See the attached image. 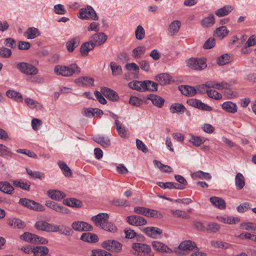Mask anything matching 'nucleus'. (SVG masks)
I'll use <instances>...</instances> for the list:
<instances>
[{
    "label": "nucleus",
    "mask_w": 256,
    "mask_h": 256,
    "mask_svg": "<svg viewBox=\"0 0 256 256\" xmlns=\"http://www.w3.org/2000/svg\"><path fill=\"white\" fill-rule=\"evenodd\" d=\"M220 229V224L216 222H210L206 228V230L211 233H216L219 231Z\"/></svg>",
    "instance_id": "46"
},
{
    "label": "nucleus",
    "mask_w": 256,
    "mask_h": 256,
    "mask_svg": "<svg viewBox=\"0 0 256 256\" xmlns=\"http://www.w3.org/2000/svg\"><path fill=\"white\" fill-rule=\"evenodd\" d=\"M110 203L118 207H126L129 206L128 202L124 199L114 198Z\"/></svg>",
    "instance_id": "42"
},
{
    "label": "nucleus",
    "mask_w": 256,
    "mask_h": 256,
    "mask_svg": "<svg viewBox=\"0 0 256 256\" xmlns=\"http://www.w3.org/2000/svg\"><path fill=\"white\" fill-rule=\"evenodd\" d=\"M187 66L194 70H202L204 69L207 65L204 59L190 58L186 61Z\"/></svg>",
    "instance_id": "5"
},
{
    "label": "nucleus",
    "mask_w": 256,
    "mask_h": 256,
    "mask_svg": "<svg viewBox=\"0 0 256 256\" xmlns=\"http://www.w3.org/2000/svg\"><path fill=\"white\" fill-rule=\"evenodd\" d=\"M4 44L8 47L12 48H16L17 44L16 41L12 38H7L4 40Z\"/></svg>",
    "instance_id": "57"
},
{
    "label": "nucleus",
    "mask_w": 256,
    "mask_h": 256,
    "mask_svg": "<svg viewBox=\"0 0 256 256\" xmlns=\"http://www.w3.org/2000/svg\"><path fill=\"white\" fill-rule=\"evenodd\" d=\"M92 139L96 142L100 144L105 148L108 147L110 145V138H105L104 136H93Z\"/></svg>",
    "instance_id": "29"
},
{
    "label": "nucleus",
    "mask_w": 256,
    "mask_h": 256,
    "mask_svg": "<svg viewBox=\"0 0 256 256\" xmlns=\"http://www.w3.org/2000/svg\"><path fill=\"white\" fill-rule=\"evenodd\" d=\"M222 108L226 112L231 114H235L238 111L236 104L230 101L224 102L222 105Z\"/></svg>",
    "instance_id": "21"
},
{
    "label": "nucleus",
    "mask_w": 256,
    "mask_h": 256,
    "mask_svg": "<svg viewBox=\"0 0 256 256\" xmlns=\"http://www.w3.org/2000/svg\"><path fill=\"white\" fill-rule=\"evenodd\" d=\"M12 54L10 49L2 46L0 48V56L4 58H10Z\"/></svg>",
    "instance_id": "53"
},
{
    "label": "nucleus",
    "mask_w": 256,
    "mask_h": 256,
    "mask_svg": "<svg viewBox=\"0 0 256 256\" xmlns=\"http://www.w3.org/2000/svg\"><path fill=\"white\" fill-rule=\"evenodd\" d=\"M14 188L7 181L0 182V191L2 192L8 194H12L14 192Z\"/></svg>",
    "instance_id": "20"
},
{
    "label": "nucleus",
    "mask_w": 256,
    "mask_h": 256,
    "mask_svg": "<svg viewBox=\"0 0 256 256\" xmlns=\"http://www.w3.org/2000/svg\"><path fill=\"white\" fill-rule=\"evenodd\" d=\"M100 92L102 95L110 101L116 102L120 100L118 94L115 90L108 87H101Z\"/></svg>",
    "instance_id": "6"
},
{
    "label": "nucleus",
    "mask_w": 256,
    "mask_h": 256,
    "mask_svg": "<svg viewBox=\"0 0 256 256\" xmlns=\"http://www.w3.org/2000/svg\"><path fill=\"white\" fill-rule=\"evenodd\" d=\"M136 38L138 40H142L145 36V31L143 27L138 25L135 31Z\"/></svg>",
    "instance_id": "47"
},
{
    "label": "nucleus",
    "mask_w": 256,
    "mask_h": 256,
    "mask_svg": "<svg viewBox=\"0 0 256 256\" xmlns=\"http://www.w3.org/2000/svg\"><path fill=\"white\" fill-rule=\"evenodd\" d=\"M192 178H197L202 180H210L212 178L210 174L202 170H198L191 174Z\"/></svg>",
    "instance_id": "33"
},
{
    "label": "nucleus",
    "mask_w": 256,
    "mask_h": 256,
    "mask_svg": "<svg viewBox=\"0 0 256 256\" xmlns=\"http://www.w3.org/2000/svg\"><path fill=\"white\" fill-rule=\"evenodd\" d=\"M6 95L8 98L14 100L16 102H23L24 98L22 94L15 90H8L6 92Z\"/></svg>",
    "instance_id": "26"
},
{
    "label": "nucleus",
    "mask_w": 256,
    "mask_h": 256,
    "mask_svg": "<svg viewBox=\"0 0 256 256\" xmlns=\"http://www.w3.org/2000/svg\"><path fill=\"white\" fill-rule=\"evenodd\" d=\"M47 194L51 199L56 201H60L66 196L64 192L56 190H48L47 191Z\"/></svg>",
    "instance_id": "14"
},
{
    "label": "nucleus",
    "mask_w": 256,
    "mask_h": 256,
    "mask_svg": "<svg viewBox=\"0 0 256 256\" xmlns=\"http://www.w3.org/2000/svg\"><path fill=\"white\" fill-rule=\"evenodd\" d=\"M30 202H33L34 204H35L34 200L26 198H20L18 202L20 204L27 208H32V206L30 205Z\"/></svg>",
    "instance_id": "61"
},
{
    "label": "nucleus",
    "mask_w": 256,
    "mask_h": 256,
    "mask_svg": "<svg viewBox=\"0 0 256 256\" xmlns=\"http://www.w3.org/2000/svg\"><path fill=\"white\" fill-rule=\"evenodd\" d=\"M153 248L156 251L164 252H166V245L159 241H154L152 243Z\"/></svg>",
    "instance_id": "38"
},
{
    "label": "nucleus",
    "mask_w": 256,
    "mask_h": 256,
    "mask_svg": "<svg viewBox=\"0 0 256 256\" xmlns=\"http://www.w3.org/2000/svg\"><path fill=\"white\" fill-rule=\"evenodd\" d=\"M110 67L114 76H118L122 74V68L120 65L114 62L110 63Z\"/></svg>",
    "instance_id": "41"
},
{
    "label": "nucleus",
    "mask_w": 256,
    "mask_h": 256,
    "mask_svg": "<svg viewBox=\"0 0 256 256\" xmlns=\"http://www.w3.org/2000/svg\"><path fill=\"white\" fill-rule=\"evenodd\" d=\"M146 216L148 218L161 219L164 217V216L158 210L148 208V211Z\"/></svg>",
    "instance_id": "44"
},
{
    "label": "nucleus",
    "mask_w": 256,
    "mask_h": 256,
    "mask_svg": "<svg viewBox=\"0 0 256 256\" xmlns=\"http://www.w3.org/2000/svg\"><path fill=\"white\" fill-rule=\"evenodd\" d=\"M126 222L134 226H141L147 224L146 219L137 215H132L127 216Z\"/></svg>",
    "instance_id": "8"
},
{
    "label": "nucleus",
    "mask_w": 256,
    "mask_h": 256,
    "mask_svg": "<svg viewBox=\"0 0 256 256\" xmlns=\"http://www.w3.org/2000/svg\"><path fill=\"white\" fill-rule=\"evenodd\" d=\"M132 248L138 252V256H140V252L148 254L151 252V248L150 245L140 242L132 243Z\"/></svg>",
    "instance_id": "10"
},
{
    "label": "nucleus",
    "mask_w": 256,
    "mask_h": 256,
    "mask_svg": "<svg viewBox=\"0 0 256 256\" xmlns=\"http://www.w3.org/2000/svg\"><path fill=\"white\" fill-rule=\"evenodd\" d=\"M164 102V98L158 95H156V97L154 98L152 100V104L158 108H161L163 106Z\"/></svg>",
    "instance_id": "50"
},
{
    "label": "nucleus",
    "mask_w": 256,
    "mask_h": 256,
    "mask_svg": "<svg viewBox=\"0 0 256 256\" xmlns=\"http://www.w3.org/2000/svg\"><path fill=\"white\" fill-rule=\"evenodd\" d=\"M148 208L144 206H138L134 208V212L137 214L146 216Z\"/></svg>",
    "instance_id": "56"
},
{
    "label": "nucleus",
    "mask_w": 256,
    "mask_h": 256,
    "mask_svg": "<svg viewBox=\"0 0 256 256\" xmlns=\"http://www.w3.org/2000/svg\"><path fill=\"white\" fill-rule=\"evenodd\" d=\"M80 240L90 243H96L98 241V236L96 234L91 232L83 233L80 236Z\"/></svg>",
    "instance_id": "17"
},
{
    "label": "nucleus",
    "mask_w": 256,
    "mask_h": 256,
    "mask_svg": "<svg viewBox=\"0 0 256 256\" xmlns=\"http://www.w3.org/2000/svg\"><path fill=\"white\" fill-rule=\"evenodd\" d=\"M142 231L148 237L157 238L160 237L162 230L160 228L154 226H148L144 228Z\"/></svg>",
    "instance_id": "7"
},
{
    "label": "nucleus",
    "mask_w": 256,
    "mask_h": 256,
    "mask_svg": "<svg viewBox=\"0 0 256 256\" xmlns=\"http://www.w3.org/2000/svg\"><path fill=\"white\" fill-rule=\"evenodd\" d=\"M232 10V6L230 5L225 6L216 11L215 14L220 17L224 16H227Z\"/></svg>",
    "instance_id": "31"
},
{
    "label": "nucleus",
    "mask_w": 256,
    "mask_h": 256,
    "mask_svg": "<svg viewBox=\"0 0 256 256\" xmlns=\"http://www.w3.org/2000/svg\"><path fill=\"white\" fill-rule=\"evenodd\" d=\"M129 103L132 106L138 107L142 104V100L137 96H132L130 98Z\"/></svg>",
    "instance_id": "54"
},
{
    "label": "nucleus",
    "mask_w": 256,
    "mask_h": 256,
    "mask_svg": "<svg viewBox=\"0 0 256 256\" xmlns=\"http://www.w3.org/2000/svg\"><path fill=\"white\" fill-rule=\"evenodd\" d=\"M62 203L66 206L74 208H80L82 206V202L74 198L64 199Z\"/></svg>",
    "instance_id": "16"
},
{
    "label": "nucleus",
    "mask_w": 256,
    "mask_h": 256,
    "mask_svg": "<svg viewBox=\"0 0 256 256\" xmlns=\"http://www.w3.org/2000/svg\"><path fill=\"white\" fill-rule=\"evenodd\" d=\"M102 247L112 252H119L122 250V244L116 240H108L104 241Z\"/></svg>",
    "instance_id": "4"
},
{
    "label": "nucleus",
    "mask_w": 256,
    "mask_h": 256,
    "mask_svg": "<svg viewBox=\"0 0 256 256\" xmlns=\"http://www.w3.org/2000/svg\"><path fill=\"white\" fill-rule=\"evenodd\" d=\"M108 218L109 216L107 213L100 212L92 216L91 220L95 223L96 226L100 228L102 224H104V222L108 220Z\"/></svg>",
    "instance_id": "12"
},
{
    "label": "nucleus",
    "mask_w": 256,
    "mask_h": 256,
    "mask_svg": "<svg viewBox=\"0 0 256 256\" xmlns=\"http://www.w3.org/2000/svg\"><path fill=\"white\" fill-rule=\"evenodd\" d=\"M13 154L12 152L5 146L0 144V156L4 158L12 157Z\"/></svg>",
    "instance_id": "43"
},
{
    "label": "nucleus",
    "mask_w": 256,
    "mask_h": 256,
    "mask_svg": "<svg viewBox=\"0 0 256 256\" xmlns=\"http://www.w3.org/2000/svg\"><path fill=\"white\" fill-rule=\"evenodd\" d=\"M92 256H112V254L102 249H95L92 250Z\"/></svg>",
    "instance_id": "49"
},
{
    "label": "nucleus",
    "mask_w": 256,
    "mask_h": 256,
    "mask_svg": "<svg viewBox=\"0 0 256 256\" xmlns=\"http://www.w3.org/2000/svg\"><path fill=\"white\" fill-rule=\"evenodd\" d=\"M229 30L226 26H221L214 31V35L220 39L223 38L228 33Z\"/></svg>",
    "instance_id": "32"
},
{
    "label": "nucleus",
    "mask_w": 256,
    "mask_h": 256,
    "mask_svg": "<svg viewBox=\"0 0 256 256\" xmlns=\"http://www.w3.org/2000/svg\"><path fill=\"white\" fill-rule=\"evenodd\" d=\"M34 234L30 232H25L20 236V238L25 242L33 243Z\"/></svg>",
    "instance_id": "51"
},
{
    "label": "nucleus",
    "mask_w": 256,
    "mask_h": 256,
    "mask_svg": "<svg viewBox=\"0 0 256 256\" xmlns=\"http://www.w3.org/2000/svg\"><path fill=\"white\" fill-rule=\"evenodd\" d=\"M114 124L120 136L122 138H127V131L124 126H122L121 122L118 120H115Z\"/></svg>",
    "instance_id": "30"
},
{
    "label": "nucleus",
    "mask_w": 256,
    "mask_h": 256,
    "mask_svg": "<svg viewBox=\"0 0 256 256\" xmlns=\"http://www.w3.org/2000/svg\"><path fill=\"white\" fill-rule=\"evenodd\" d=\"M40 246H32L30 245H26L25 246H23L21 248V250H22L24 252L28 254H30L31 253L33 254V255H36L38 253V250L40 249Z\"/></svg>",
    "instance_id": "35"
},
{
    "label": "nucleus",
    "mask_w": 256,
    "mask_h": 256,
    "mask_svg": "<svg viewBox=\"0 0 256 256\" xmlns=\"http://www.w3.org/2000/svg\"><path fill=\"white\" fill-rule=\"evenodd\" d=\"M107 38V36L104 32L94 34L90 36V40L94 42H98V45H101L104 44Z\"/></svg>",
    "instance_id": "24"
},
{
    "label": "nucleus",
    "mask_w": 256,
    "mask_h": 256,
    "mask_svg": "<svg viewBox=\"0 0 256 256\" xmlns=\"http://www.w3.org/2000/svg\"><path fill=\"white\" fill-rule=\"evenodd\" d=\"M214 23V18L213 14H210L208 16L204 18L202 20V25L204 27H210Z\"/></svg>",
    "instance_id": "37"
},
{
    "label": "nucleus",
    "mask_w": 256,
    "mask_h": 256,
    "mask_svg": "<svg viewBox=\"0 0 256 256\" xmlns=\"http://www.w3.org/2000/svg\"><path fill=\"white\" fill-rule=\"evenodd\" d=\"M158 84L157 83L153 81H130L128 84V86L130 88L138 92L156 91Z\"/></svg>",
    "instance_id": "1"
},
{
    "label": "nucleus",
    "mask_w": 256,
    "mask_h": 256,
    "mask_svg": "<svg viewBox=\"0 0 256 256\" xmlns=\"http://www.w3.org/2000/svg\"><path fill=\"white\" fill-rule=\"evenodd\" d=\"M156 184L162 188H174L176 189L183 190L184 187L181 184L174 182H156Z\"/></svg>",
    "instance_id": "19"
},
{
    "label": "nucleus",
    "mask_w": 256,
    "mask_h": 256,
    "mask_svg": "<svg viewBox=\"0 0 256 256\" xmlns=\"http://www.w3.org/2000/svg\"><path fill=\"white\" fill-rule=\"evenodd\" d=\"M54 72L57 75L70 76L74 74H79L80 68L76 64H72L69 66L58 64L54 67Z\"/></svg>",
    "instance_id": "2"
},
{
    "label": "nucleus",
    "mask_w": 256,
    "mask_h": 256,
    "mask_svg": "<svg viewBox=\"0 0 256 256\" xmlns=\"http://www.w3.org/2000/svg\"><path fill=\"white\" fill-rule=\"evenodd\" d=\"M40 34V30L36 28H28L24 32V36L28 39H34L38 37Z\"/></svg>",
    "instance_id": "23"
},
{
    "label": "nucleus",
    "mask_w": 256,
    "mask_h": 256,
    "mask_svg": "<svg viewBox=\"0 0 256 256\" xmlns=\"http://www.w3.org/2000/svg\"><path fill=\"white\" fill-rule=\"evenodd\" d=\"M230 62V56L227 54L221 56L218 58V64L220 66L224 65Z\"/></svg>",
    "instance_id": "52"
},
{
    "label": "nucleus",
    "mask_w": 256,
    "mask_h": 256,
    "mask_svg": "<svg viewBox=\"0 0 256 256\" xmlns=\"http://www.w3.org/2000/svg\"><path fill=\"white\" fill-rule=\"evenodd\" d=\"M181 26L180 21L176 20L173 21L169 26L168 31L170 35L174 36L180 30Z\"/></svg>",
    "instance_id": "27"
},
{
    "label": "nucleus",
    "mask_w": 256,
    "mask_h": 256,
    "mask_svg": "<svg viewBox=\"0 0 256 256\" xmlns=\"http://www.w3.org/2000/svg\"><path fill=\"white\" fill-rule=\"evenodd\" d=\"M100 228L104 230L112 233L116 232L118 230L117 226L114 222H108V220L104 222V224H102Z\"/></svg>",
    "instance_id": "28"
},
{
    "label": "nucleus",
    "mask_w": 256,
    "mask_h": 256,
    "mask_svg": "<svg viewBox=\"0 0 256 256\" xmlns=\"http://www.w3.org/2000/svg\"><path fill=\"white\" fill-rule=\"evenodd\" d=\"M38 69L36 67L31 64H28L25 74L31 76L36 75L38 73Z\"/></svg>",
    "instance_id": "59"
},
{
    "label": "nucleus",
    "mask_w": 256,
    "mask_h": 256,
    "mask_svg": "<svg viewBox=\"0 0 256 256\" xmlns=\"http://www.w3.org/2000/svg\"><path fill=\"white\" fill-rule=\"evenodd\" d=\"M216 44V42L214 38H210L207 40L204 44V48L205 49H210L213 48Z\"/></svg>",
    "instance_id": "64"
},
{
    "label": "nucleus",
    "mask_w": 256,
    "mask_h": 256,
    "mask_svg": "<svg viewBox=\"0 0 256 256\" xmlns=\"http://www.w3.org/2000/svg\"><path fill=\"white\" fill-rule=\"evenodd\" d=\"M80 43V38L76 36L68 40L66 43V48L68 51L70 52H74V49L78 46Z\"/></svg>",
    "instance_id": "22"
},
{
    "label": "nucleus",
    "mask_w": 256,
    "mask_h": 256,
    "mask_svg": "<svg viewBox=\"0 0 256 256\" xmlns=\"http://www.w3.org/2000/svg\"><path fill=\"white\" fill-rule=\"evenodd\" d=\"M96 46V44L92 40L85 42L81 45L80 52L82 56H86L88 52L94 49Z\"/></svg>",
    "instance_id": "13"
},
{
    "label": "nucleus",
    "mask_w": 256,
    "mask_h": 256,
    "mask_svg": "<svg viewBox=\"0 0 256 256\" xmlns=\"http://www.w3.org/2000/svg\"><path fill=\"white\" fill-rule=\"evenodd\" d=\"M24 102L26 105L31 109L37 108L38 106V109L41 110L42 108V106L38 102L34 100L29 98L24 99Z\"/></svg>",
    "instance_id": "36"
},
{
    "label": "nucleus",
    "mask_w": 256,
    "mask_h": 256,
    "mask_svg": "<svg viewBox=\"0 0 256 256\" xmlns=\"http://www.w3.org/2000/svg\"><path fill=\"white\" fill-rule=\"evenodd\" d=\"M12 184L16 187L20 188L24 190H30V184L26 182H22L18 180H14L12 182Z\"/></svg>",
    "instance_id": "48"
},
{
    "label": "nucleus",
    "mask_w": 256,
    "mask_h": 256,
    "mask_svg": "<svg viewBox=\"0 0 256 256\" xmlns=\"http://www.w3.org/2000/svg\"><path fill=\"white\" fill-rule=\"evenodd\" d=\"M83 221H76L72 224V228L77 232H84Z\"/></svg>",
    "instance_id": "55"
},
{
    "label": "nucleus",
    "mask_w": 256,
    "mask_h": 256,
    "mask_svg": "<svg viewBox=\"0 0 256 256\" xmlns=\"http://www.w3.org/2000/svg\"><path fill=\"white\" fill-rule=\"evenodd\" d=\"M146 48L144 46H139L132 50V56L135 58H140L145 53Z\"/></svg>",
    "instance_id": "39"
},
{
    "label": "nucleus",
    "mask_w": 256,
    "mask_h": 256,
    "mask_svg": "<svg viewBox=\"0 0 256 256\" xmlns=\"http://www.w3.org/2000/svg\"><path fill=\"white\" fill-rule=\"evenodd\" d=\"M211 245L216 248H222L227 249L231 247L232 245L226 242H222L218 240H212L210 242Z\"/></svg>",
    "instance_id": "40"
},
{
    "label": "nucleus",
    "mask_w": 256,
    "mask_h": 256,
    "mask_svg": "<svg viewBox=\"0 0 256 256\" xmlns=\"http://www.w3.org/2000/svg\"><path fill=\"white\" fill-rule=\"evenodd\" d=\"M196 246V244L194 242L187 240L182 242L178 246V248L184 251L192 250H194Z\"/></svg>",
    "instance_id": "18"
},
{
    "label": "nucleus",
    "mask_w": 256,
    "mask_h": 256,
    "mask_svg": "<svg viewBox=\"0 0 256 256\" xmlns=\"http://www.w3.org/2000/svg\"><path fill=\"white\" fill-rule=\"evenodd\" d=\"M78 16L82 20H88L89 18L96 20L98 19L94 9L90 6H87L85 8H82L78 14Z\"/></svg>",
    "instance_id": "3"
},
{
    "label": "nucleus",
    "mask_w": 256,
    "mask_h": 256,
    "mask_svg": "<svg viewBox=\"0 0 256 256\" xmlns=\"http://www.w3.org/2000/svg\"><path fill=\"white\" fill-rule=\"evenodd\" d=\"M54 224H52L46 220H39L34 224L35 228L38 230L52 232Z\"/></svg>",
    "instance_id": "11"
},
{
    "label": "nucleus",
    "mask_w": 256,
    "mask_h": 256,
    "mask_svg": "<svg viewBox=\"0 0 256 256\" xmlns=\"http://www.w3.org/2000/svg\"><path fill=\"white\" fill-rule=\"evenodd\" d=\"M252 222H242L240 224V228L246 230H256V228L253 226Z\"/></svg>",
    "instance_id": "63"
},
{
    "label": "nucleus",
    "mask_w": 256,
    "mask_h": 256,
    "mask_svg": "<svg viewBox=\"0 0 256 256\" xmlns=\"http://www.w3.org/2000/svg\"><path fill=\"white\" fill-rule=\"evenodd\" d=\"M189 141L194 146H198L204 142L205 140L200 136H192Z\"/></svg>",
    "instance_id": "45"
},
{
    "label": "nucleus",
    "mask_w": 256,
    "mask_h": 256,
    "mask_svg": "<svg viewBox=\"0 0 256 256\" xmlns=\"http://www.w3.org/2000/svg\"><path fill=\"white\" fill-rule=\"evenodd\" d=\"M35 204L33 202H30V205L32 208H28L30 210H34L38 212H43L45 210V208L44 206L34 201Z\"/></svg>",
    "instance_id": "58"
},
{
    "label": "nucleus",
    "mask_w": 256,
    "mask_h": 256,
    "mask_svg": "<svg viewBox=\"0 0 256 256\" xmlns=\"http://www.w3.org/2000/svg\"><path fill=\"white\" fill-rule=\"evenodd\" d=\"M34 244H46L48 243V240H47L46 238L37 236L36 234H34Z\"/></svg>",
    "instance_id": "60"
},
{
    "label": "nucleus",
    "mask_w": 256,
    "mask_h": 256,
    "mask_svg": "<svg viewBox=\"0 0 256 256\" xmlns=\"http://www.w3.org/2000/svg\"><path fill=\"white\" fill-rule=\"evenodd\" d=\"M235 184L238 190H242L245 185L244 176L240 172L237 174L236 176Z\"/></svg>",
    "instance_id": "34"
},
{
    "label": "nucleus",
    "mask_w": 256,
    "mask_h": 256,
    "mask_svg": "<svg viewBox=\"0 0 256 256\" xmlns=\"http://www.w3.org/2000/svg\"><path fill=\"white\" fill-rule=\"evenodd\" d=\"M170 112L172 113L183 114L187 110L184 106L182 104L174 103L170 108Z\"/></svg>",
    "instance_id": "25"
},
{
    "label": "nucleus",
    "mask_w": 256,
    "mask_h": 256,
    "mask_svg": "<svg viewBox=\"0 0 256 256\" xmlns=\"http://www.w3.org/2000/svg\"><path fill=\"white\" fill-rule=\"evenodd\" d=\"M210 202L218 208L224 210L226 208V203L222 198L217 196H212L210 198Z\"/></svg>",
    "instance_id": "15"
},
{
    "label": "nucleus",
    "mask_w": 256,
    "mask_h": 256,
    "mask_svg": "<svg viewBox=\"0 0 256 256\" xmlns=\"http://www.w3.org/2000/svg\"><path fill=\"white\" fill-rule=\"evenodd\" d=\"M53 227L52 232H58L60 234L66 236H70L74 234L72 228L64 224L56 225L54 224Z\"/></svg>",
    "instance_id": "9"
},
{
    "label": "nucleus",
    "mask_w": 256,
    "mask_h": 256,
    "mask_svg": "<svg viewBox=\"0 0 256 256\" xmlns=\"http://www.w3.org/2000/svg\"><path fill=\"white\" fill-rule=\"evenodd\" d=\"M54 12L58 14H64L66 12L64 6L61 4H58L54 6Z\"/></svg>",
    "instance_id": "62"
}]
</instances>
